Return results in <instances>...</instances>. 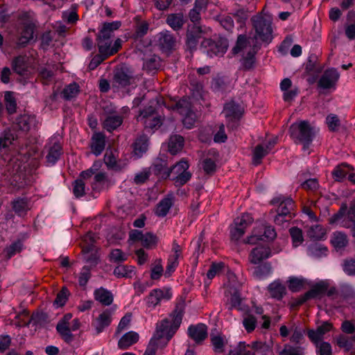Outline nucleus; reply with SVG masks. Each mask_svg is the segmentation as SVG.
<instances>
[{
    "label": "nucleus",
    "instance_id": "obj_1",
    "mask_svg": "<svg viewBox=\"0 0 355 355\" xmlns=\"http://www.w3.org/2000/svg\"><path fill=\"white\" fill-rule=\"evenodd\" d=\"M316 129L307 121H300L293 123L290 127L291 137L304 144V150L309 148L316 133Z\"/></svg>",
    "mask_w": 355,
    "mask_h": 355
},
{
    "label": "nucleus",
    "instance_id": "obj_2",
    "mask_svg": "<svg viewBox=\"0 0 355 355\" xmlns=\"http://www.w3.org/2000/svg\"><path fill=\"white\" fill-rule=\"evenodd\" d=\"M256 35L262 42L270 43L273 38L272 19L270 15H257L252 18Z\"/></svg>",
    "mask_w": 355,
    "mask_h": 355
},
{
    "label": "nucleus",
    "instance_id": "obj_3",
    "mask_svg": "<svg viewBox=\"0 0 355 355\" xmlns=\"http://www.w3.org/2000/svg\"><path fill=\"white\" fill-rule=\"evenodd\" d=\"M182 319V314L180 312L175 313L173 317V321L164 319L157 324L155 336L157 338H166V343L173 337Z\"/></svg>",
    "mask_w": 355,
    "mask_h": 355
},
{
    "label": "nucleus",
    "instance_id": "obj_4",
    "mask_svg": "<svg viewBox=\"0 0 355 355\" xmlns=\"http://www.w3.org/2000/svg\"><path fill=\"white\" fill-rule=\"evenodd\" d=\"M259 50L258 46H234L232 53L241 56L240 62L242 69L250 70L254 67L256 62L255 55Z\"/></svg>",
    "mask_w": 355,
    "mask_h": 355
},
{
    "label": "nucleus",
    "instance_id": "obj_5",
    "mask_svg": "<svg viewBox=\"0 0 355 355\" xmlns=\"http://www.w3.org/2000/svg\"><path fill=\"white\" fill-rule=\"evenodd\" d=\"M187 161L183 159L170 168V176L176 186H182L191 179V173Z\"/></svg>",
    "mask_w": 355,
    "mask_h": 355
},
{
    "label": "nucleus",
    "instance_id": "obj_6",
    "mask_svg": "<svg viewBox=\"0 0 355 355\" xmlns=\"http://www.w3.org/2000/svg\"><path fill=\"white\" fill-rule=\"evenodd\" d=\"M173 109L176 110L180 114L184 116L182 123L185 128L187 129L193 128L196 120V116L191 109L189 98L184 97L175 103Z\"/></svg>",
    "mask_w": 355,
    "mask_h": 355
},
{
    "label": "nucleus",
    "instance_id": "obj_7",
    "mask_svg": "<svg viewBox=\"0 0 355 355\" xmlns=\"http://www.w3.org/2000/svg\"><path fill=\"white\" fill-rule=\"evenodd\" d=\"M137 119L144 124L146 129L153 130L159 127L162 123L161 117L152 105L141 111Z\"/></svg>",
    "mask_w": 355,
    "mask_h": 355
},
{
    "label": "nucleus",
    "instance_id": "obj_8",
    "mask_svg": "<svg viewBox=\"0 0 355 355\" xmlns=\"http://www.w3.org/2000/svg\"><path fill=\"white\" fill-rule=\"evenodd\" d=\"M150 46H140L135 53L144 61L143 68L148 71H152L159 67V58L152 54Z\"/></svg>",
    "mask_w": 355,
    "mask_h": 355
},
{
    "label": "nucleus",
    "instance_id": "obj_9",
    "mask_svg": "<svg viewBox=\"0 0 355 355\" xmlns=\"http://www.w3.org/2000/svg\"><path fill=\"white\" fill-rule=\"evenodd\" d=\"M94 243V239L93 234L91 232L87 233L83 238L82 251L87 262L92 264H96L98 256Z\"/></svg>",
    "mask_w": 355,
    "mask_h": 355
},
{
    "label": "nucleus",
    "instance_id": "obj_10",
    "mask_svg": "<svg viewBox=\"0 0 355 355\" xmlns=\"http://www.w3.org/2000/svg\"><path fill=\"white\" fill-rule=\"evenodd\" d=\"M340 76L337 69L334 67L327 69L318 80V87L324 89H335Z\"/></svg>",
    "mask_w": 355,
    "mask_h": 355
},
{
    "label": "nucleus",
    "instance_id": "obj_11",
    "mask_svg": "<svg viewBox=\"0 0 355 355\" xmlns=\"http://www.w3.org/2000/svg\"><path fill=\"white\" fill-rule=\"evenodd\" d=\"M172 297L171 289L163 288L153 289L146 299L148 307L154 309L162 301H167Z\"/></svg>",
    "mask_w": 355,
    "mask_h": 355
},
{
    "label": "nucleus",
    "instance_id": "obj_12",
    "mask_svg": "<svg viewBox=\"0 0 355 355\" xmlns=\"http://www.w3.org/2000/svg\"><path fill=\"white\" fill-rule=\"evenodd\" d=\"M48 153L46 156L48 165H53L61 155L60 138L59 136L52 137L47 144Z\"/></svg>",
    "mask_w": 355,
    "mask_h": 355
},
{
    "label": "nucleus",
    "instance_id": "obj_13",
    "mask_svg": "<svg viewBox=\"0 0 355 355\" xmlns=\"http://www.w3.org/2000/svg\"><path fill=\"white\" fill-rule=\"evenodd\" d=\"M280 250L272 252L270 248L266 245H259L254 248L250 254V261L252 263L257 264L270 257L272 254L278 253Z\"/></svg>",
    "mask_w": 355,
    "mask_h": 355
},
{
    "label": "nucleus",
    "instance_id": "obj_14",
    "mask_svg": "<svg viewBox=\"0 0 355 355\" xmlns=\"http://www.w3.org/2000/svg\"><path fill=\"white\" fill-rule=\"evenodd\" d=\"M182 254V249L180 246L176 243H173L172 253L169 256L167 261V266L166 267V270L164 272V275L166 277H169L172 273L175 270L176 268L178 266V259L181 257Z\"/></svg>",
    "mask_w": 355,
    "mask_h": 355
},
{
    "label": "nucleus",
    "instance_id": "obj_15",
    "mask_svg": "<svg viewBox=\"0 0 355 355\" xmlns=\"http://www.w3.org/2000/svg\"><path fill=\"white\" fill-rule=\"evenodd\" d=\"M310 286H311V288L304 294L303 302L309 299L320 298L327 291L329 284L327 281L321 280L313 285L310 284Z\"/></svg>",
    "mask_w": 355,
    "mask_h": 355
},
{
    "label": "nucleus",
    "instance_id": "obj_16",
    "mask_svg": "<svg viewBox=\"0 0 355 355\" xmlns=\"http://www.w3.org/2000/svg\"><path fill=\"white\" fill-rule=\"evenodd\" d=\"M331 329V324L324 322L321 325L318 326L315 330H309L308 331V337L314 344L323 342L322 340L323 339L324 335Z\"/></svg>",
    "mask_w": 355,
    "mask_h": 355
},
{
    "label": "nucleus",
    "instance_id": "obj_17",
    "mask_svg": "<svg viewBox=\"0 0 355 355\" xmlns=\"http://www.w3.org/2000/svg\"><path fill=\"white\" fill-rule=\"evenodd\" d=\"M113 312L112 309H105L96 319L94 325L97 334L102 332L105 327L110 324Z\"/></svg>",
    "mask_w": 355,
    "mask_h": 355
},
{
    "label": "nucleus",
    "instance_id": "obj_18",
    "mask_svg": "<svg viewBox=\"0 0 355 355\" xmlns=\"http://www.w3.org/2000/svg\"><path fill=\"white\" fill-rule=\"evenodd\" d=\"M188 334L196 343H199L207 336V328L204 324L191 325L188 328Z\"/></svg>",
    "mask_w": 355,
    "mask_h": 355
},
{
    "label": "nucleus",
    "instance_id": "obj_19",
    "mask_svg": "<svg viewBox=\"0 0 355 355\" xmlns=\"http://www.w3.org/2000/svg\"><path fill=\"white\" fill-rule=\"evenodd\" d=\"M272 202L274 205L279 204L277 213L282 215H288L294 207V203L291 198H284L282 196L274 198Z\"/></svg>",
    "mask_w": 355,
    "mask_h": 355
},
{
    "label": "nucleus",
    "instance_id": "obj_20",
    "mask_svg": "<svg viewBox=\"0 0 355 355\" xmlns=\"http://www.w3.org/2000/svg\"><path fill=\"white\" fill-rule=\"evenodd\" d=\"M225 296L227 298L229 309H240L241 299L238 290L230 286H227L225 291Z\"/></svg>",
    "mask_w": 355,
    "mask_h": 355
},
{
    "label": "nucleus",
    "instance_id": "obj_21",
    "mask_svg": "<svg viewBox=\"0 0 355 355\" xmlns=\"http://www.w3.org/2000/svg\"><path fill=\"white\" fill-rule=\"evenodd\" d=\"M105 147V137L103 133L96 132L93 135L91 142L92 153L96 156L100 155Z\"/></svg>",
    "mask_w": 355,
    "mask_h": 355
},
{
    "label": "nucleus",
    "instance_id": "obj_22",
    "mask_svg": "<svg viewBox=\"0 0 355 355\" xmlns=\"http://www.w3.org/2000/svg\"><path fill=\"white\" fill-rule=\"evenodd\" d=\"M34 42V24L28 21L27 24H24L20 32L17 44H26Z\"/></svg>",
    "mask_w": 355,
    "mask_h": 355
},
{
    "label": "nucleus",
    "instance_id": "obj_23",
    "mask_svg": "<svg viewBox=\"0 0 355 355\" xmlns=\"http://www.w3.org/2000/svg\"><path fill=\"white\" fill-rule=\"evenodd\" d=\"M223 113L228 120H237L242 114V109L238 104L231 101L225 104Z\"/></svg>",
    "mask_w": 355,
    "mask_h": 355
},
{
    "label": "nucleus",
    "instance_id": "obj_24",
    "mask_svg": "<svg viewBox=\"0 0 355 355\" xmlns=\"http://www.w3.org/2000/svg\"><path fill=\"white\" fill-rule=\"evenodd\" d=\"M31 61L28 57L19 56L12 62L13 70L19 75H25L29 71Z\"/></svg>",
    "mask_w": 355,
    "mask_h": 355
},
{
    "label": "nucleus",
    "instance_id": "obj_25",
    "mask_svg": "<svg viewBox=\"0 0 355 355\" xmlns=\"http://www.w3.org/2000/svg\"><path fill=\"white\" fill-rule=\"evenodd\" d=\"M94 297L96 301L105 306L110 305L114 300L112 293L103 287L94 291Z\"/></svg>",
    "mask_w": 355,
    "mask_h": 355
},
{
    "label": "nucleus",
    "instance_id": "obj_26",
    "mask_svg": "<svg viewBox=\"0 0 355 355\" xmlns=\"http://www.w3.org/2000/svg\"><path fill=\"white\" fill-rule=\"evenodd\" d=\"M187 43L188 44H193L195 43H200V44H211L208 40H205L202 36V33L197 26H193L187 31Z\"/></svg>",
    "mask_w": 355,
    "mask_h": 355
},
{
    "label": "nucleus",
    "instance_id": "obj_27",
    "mask_svg": "<svg viewBox=\"0 0 355 355\" xmlns=\"http://www.w3.org/2000/svg\"><path fill=\"white\" fill-rule=\"evenodd\" d=\"M200 51L211 58L221 57L227 52V46H200Z\"/></svg>",
    "mask_w": 355,
    "mask_h": 355
},
{
    "label": "nucleus",
    "instance_id": "obj_28",
    "mask_svg": "<svg viewBox=\"0 0 355 355\" xmlns=\"http://www.w3.org/2000/svg\"><path fill=\"white\" fill-rule=\"evenodd\" d=\"M37 120L35 116L24 114L17 119V125L23 131H28L36 126Z\"/></svg>",
    "mask_w": 355,
    "mask_h": 355
},
{
    "label": "nucleus",
    "instance_id": "obj_29",
    "mask_svg": "<svg viewBox=\"0 0 355 355\" xmlns=\"http://www.w3.org/2000/svg\"><path fill=\"white\" fill-rule=\"evenodd\" d=\"M263 236L268 239H273L276 237V232L275 229L271 226H267L263 228V234L258 235L257 234H253L247 238L246 243L250 244H254L259 240H262Z\"/></svg>",
    "mask_w": 355,
    "mask_h": 355
},
{
    "label": "nucleus",
    "instance_id": "obj_30",
    "mask_svg": "<svg viewBox=\"0 0 355 355\" xmlns=\"http://www.w3.org/2000/svg\"><path fill=\"white\" fill-rule=\"evenodd\" d=\"M272 269L270 263H265L263 264L254 267L252 275L254 278L259 280L264 279L272 273Z\"/></svg>",
    "mask_w": 355,
    "mask_h": 355
},
{
    "label": "nucleus",
    "instance_id": "obj_31",
    "mask_svg": "<svg viewBox=\"0 0 355 355\" xmlns=\"http://www.w3.org/2000/svg\"><path fill=\"white\" fill-rule=\"evenodd\" d=\"M307 286H310L309 281L302 277H291L288 280V288L293 292H297Z\"/></svg>",
    "mask_w": 355,
    "mask_h": 355
},
{
    "label": "nucleus",
    "instance_id": "obj_32",
    "mask_svg": "<svg viewBox=\"0 0 355 355\" xmlns=\"http://www.w3.org/2000/svg\"><path fill=\"white\" fill-rule=\"evenodd\" d=\"M122 121L123 119L121 116L115 114H110L104 119L103 127L107 131L112 132L119 127L121 125Z\"/></svg>",
    "mask_w": 355,
    "mask_h": 355
},
{
    "label": "nucleus",
    "instance_id": "obj_33",
    "mask_svg": "<svg viewBox=\"0 0 355 355\" xmlns=\"http://www.w3.org/2000/svg\"><path fill=\"white\" fill-rule=\"evenodd\" d=\"M133 80L132 74L128 71L126 68H121L117 71L114 75V80L116 83L121 87H125L131 84Z\"/></svg>",
    "mask_w": 355,
    "mask_h": 355
},
{
    "label": "nucleus",
    "instance_id": "obj_34",
    "mask_svg": "<svg viewBox=\"0 0 355 355\" xmlns=\"http://www.w3.org/2000/svg\"><path fill=\"white\" fill-rule=\"evenodd\" d=\"M331 243L337 251L340 250L348 244L347 236L341 232H336L331 237Z\"/></svg>",
    "mask_w": 355,
    "mask_h": 355
},
{
    "label": "nucleus",
    "instance_id": "obj_35",
    "mask_svg": "<svg viewBox=\"0 0 355 355\" xmlns=\"http://www.w3.org/2000/svg\"><path fill=\"white\" fill-rule=\"evenodd\" d=\"M12 209L18 216H24L30 209L29 201L26 198H17L12 202Z\"/></svg>",
    "mask_w": 355,
    "mask_h": 355
},
{
    "label": "nucleus",
    "instance_id": "obj_36",
    "mask_svg": "<svg viewBox=\"0 0 355 355\" xmlns=\"http://www.w3.org/2000/svg\"><path fill=\"white\" fill-rule=\"evenodd\" d=\"M139 339V335L135 331H129L124 334L119 340L118 346L120 349H125L134 343H137Z\"/></svg>",
    "mask_w": 355,
    "mask_h": 355
},
{
    "label": "nucleus",
    "instance_id": "obj_37",
    "mask_svg": "<svg viewBox=\"0 0 355 355\" xmlns=\"http://www.w3.org/2000/svg\"><path fill=\"white\" fill-rule=\"evenodd\" d=\"M121 24L119 21L104 23L99 32V36L103 39H108L111 37L114 31L117 30Z\"/></svg>",
    "mask_w": 355,
    "mask_h": 355
},
{
    "label": "nucleus",
    "instance_id": "obj_38",
    "mask_svg": "<svg viewBox=\"0 0 355 355\" xmlns=\"http://www.w3.org/2000/svg\"><path fill=\"white\" fill-rule=\"evenodd\" d=\"M268 291L272 297L280 300L286 294V287L279 281H275L268 286Z\"/></svg>",
    "mask_w": 355,
    "mask_h": 355
},
{
    "label": "nucleus",
    "instance_id": "obj_39",
    "mask_svg": "<svg viewBox=\"0 0 355 355\" xmlns=\"http://www.w3.org/2000/svg\"><path fill=\"white\" fill-rule=\"evenodd\" d=\"M148 146V139L147 136L142 135L139 136L134 144V153L138 157L141 156L146 152Z\"/></svg>",
    "mask_w": 355,
    "mask_h": 355
},
{
    "label": "nucleus",
    "instance_id": "obj_40",
    "mask_svg": "<svg viewBox=\"0 0 355 355\" xmlns=\"http://www.w3.org/2000/svg\"><path fill=\"white\" fill-rule=\"evenodd\" d=\"M117 277L132 278L135 275V267L127 265H119L113 272Z\"/></svg>",
    "mask_w": 355,
    "mask_h": 355
},
{
    "label": "nucleus",
    "instance_id": "obj_41",
    "mask_svg": "<svg viewBox=\"0 0 355 355\" xmlns=\"http://www.w3.org/2000/svg\"><path fill=\"white\" fill-rule=\"evenodd\" d=\"M184 146V139L180 135L171 137L168 142V150L172 155H175L182 150Z\"/></svg>",
    "mask_w": 355,
    "mask_h": 355
},
{
    "label": "nucleus",
    "instance_id": "obj_42",
    "mask_svg": "<svg viewBox=\"0 0 355 355\" xmlns=\"http://www.w3.org/2000/svg\"><path fill=\"white\" fill-rule=\"evenodd\" d=\"M173 205V198L172 197L168 196L164 198L157 205L155 210V214L158 216L164 217L165 216L169 209L171 208Z\"/></svg>",
    "mask_w": 355,
    "mask_h": 355
},
{
    "label": "nucleus",
    "instance_id": "obj_43",
    "mask_svg": "<svg viewBox=\"0 0 355 355\" xmlns=\"http://www.w3.org/2000/svg\"><path fill=\"white\" fill-rule=\"evenodd\" d=\"M270 152L269 146L263 144L258 145L253 151V163L258 165L261 163V159Z\"/></svg>",
    "mask_w": 355,
    "mask_h": 355
},
{
    "label": "nucleus",
    "instance_id": "obj_44",
    "mask_svg": "<svg viewBox=\"0 0 355 355\" xmlns=\"http://www.w3.org/2000/svg\"><path fill=\"white\" fill-rule=\"evenodd\" d=\"M307 235L313 241L322 240L326 236V231L321 225H315L309 229Z\"/></svg>",
    "mask_w": 355,
    "mask_h": 355
},
{
    "label": "nucleus",
    "instance_id": "obj_45",
    "mask_svg": "<svg viewBox=\"0 0 355 355\" xmlns=\"http://www.w3.org/2000/svg\"><path fill=\"white\" fill-rule=\"evenodd\" d=\"M155 172L162 176L163 178L170 177V168L167 167V163L164 159H157L153 165Z\"/></svg>",
    "mask_w": 355,
    "mask_h": 355
},
{
    "label": "nucleus",
    "instance_id": "obj_46",
    "mask_svg": "<svg viewBox=\"0 0 355 355\" xmlns=\"http://www.w3.org/2000/svg\"><path fill=\"white\" fill-rule=\"evenodd\" d=\"M166 22L173 30L178 31L184 24L183 15L181 13L171 14L167 17Z\"/></svg>",
    "mask_w": 355,
    "mask_h": 355
},
{
    "label": "nucleus",
    "instance_id": "obj_47",
    "mask_svg": "<svg viewBox=\"0 0 355 355\" xmlns=\"http://www.w3.org/2000/svg\"><path fill=\"white\" fill-rule=\"evenodd\" d=\"M56 330L66 342L70 343L72 341L73 335L71 333V328L69 327V324L58 322L56 326Z\"/></svg>",
    "mask_w": 355,
    "mask_h": 355
},
{
    "label": "nucleus",
    "instance_id": "obj_48",
    "mask_svg": "<svg viewBox=\"0 0 355 355\" xmlns=\"http://www.w3.org/2000/svg\"><path fill=\"white\" fill-rule=\"evenodd\" d=\"M350 171L349 166L347 164H341L338 166L333 171L332 174L334 178L337 181H341L347 176Z\"/></svg>",
    "mask_w": 355,
    "mask_h": 355
},
{
    "label": "nucleus",
    "instance_id": "obj_49",
    "mask_svg": "<svg viewBox=\"0 0 355 355\" xmlns=\"http://www.w3.org/2000/svg\"><path fill=\"white\" fill-rule=\"evenodd\" d=\"M4 99L7 111L10 114L15 112L17 109V103L16 99L14 96V93L12 92H6L4 94Z\"/></svg>",
    "mask_w": 355,
    "mask_h": 355
},
{
    "label": "nucleus",
    "instance_id": "obj_50",
    "mask_svg": "<svg viewBox=\"0 0 355 355\" xmlns=\"http://www.w3.org/2000/svg\"><path fill=\"white\" fill-rule=\"evenodd\" d=\"M98 53L103 60L107 57L116 53L120 49L121 46H98Z\"/></svg>",
    "mask_w": 355,
    "mask_h": 355
},
{
    "label": "nucleus",
    "instance_id": "obj_51",
    "mask_svg": "<svg viewBox=\"0 0 355 355\" xmlns=\"http://www.w3.org/2000/svg\"><path fill=\"white\" fill-rule=\"evenodd\" d=\"M243 325L248 332H251L257 326V318L251 313H246L243 318Z\"/></svg>",
    "mask_w": 355,
    "mask_h": 355
},
{
    "label": "nucleus",
    "instance_id": "obj_52",
    "mask_svg": "<svg viewBox=\"0 0 355 355\" xmlns=\"http://www.w3.org/2000/svg\"><path fill=\"white\" fill-rule=\"evenodd\" d=\"M289 232L293 246L296 248L300 245L304 241L302 231L298 227H292Z\"/></svg>",
    "mask_w": 355,
    "mask_h": 355
},
{
    "label": "nucleus",
    "instance_id": "obj_53",
    "mask_svg": "<svg viewBox=\"0 0 355 355\" xmlns=\"http://www.w3.org/2000/svg\"><path fill=\"white\" fill-rule=\"evenodd\" d=\"M15 139L10 130H6L0 135V150L9 146Z\"/></svg>",
    "mask_w": 355,
    "mask_h": 355
},
{
    "label": "nucleus",
    "instance_id": "obj_54",
    "mask_svg": "<svg viewBox=\"0 0 355 355\" xmlns=\"http://www.w3.org/2000/svg\"><path fill=\"white\" fill-rule=\"evenodd\" d=\"M317 355H332L331 345L327 342L315 343Z\"/></svg>",
    "mask_w": 355,
    "mask_h": 355
},
{
    "label": "nucleus",
    "instance_id": "obj_55",
    "mask_svg": "<svg viewBox=\"0 0 355 355\" xmlns=\"http://www.w3.org/2000/svg\"><path fill=\"white\" fill-rule=\"evenodd\" d=\"M164 272V269L160 259L155 261L151 268L150 278L153 280L159 279Z\"/></svg>",
    "mask_w": 355,
    "mask_h": 355
},
{
    "label": "nucleus",
    "instance_id": "obj_56",
    "mask_svg": "<svg viewBox=\"0 0 355 355\" xmlns=\"http://www.w3.org/2000/svg\"><path fill=\"white\" fill-rule=\"evenodd\" d=\"M279 355H304V349L301 347H293L289 345H285L284 349Z\"/></svg>",
    "mask_w": 355,
    "mask_h": 355
},
{
    "label": "nucleus",
    "instance_id": "obj_57",
    "mask_svg": "<svg viewBox=\"0 0 355 355\" xmlns=\"http://www.w3.org/2000/svg\"><path fill=\"white\" fill-rule=\"evenodd\" d=\"M79 92V86L73 83L69 84L63 91V96L66 99H71L75 97Z\"/></svg>",
    "mask_w": 355,
    "mask_h": 355
},
{
    "label": "nucleus",
    "instance_id": "obj_58",
    "mask_svg": "<svg viewBox=\"0 0 355 355\" xmlns=\"http://www.w3.org/2000/svg\"><path fill=\"white\" fill-rule=\"evenodd\" d=\"M252 221L253 218L249 214H243L241 217H238L234 220L236 225L243 227L244 230L252 224Z\"/></svg>",
    "mask_w": 355,
    "mask_h": 355
},
{
    "label": "nucleus",
    "instance_id": "obj_59",
    "mask_svg": "<svg viewBox=\"0 0 355 355\" xmlns=\"http://www.w3.org/2000/svg\"><path fill=\"white\" fill-rule=\"evenodd\" d=\"M324 68L323 64L318 63V58L315 55H310L309 57V62L306 64V69L309 71L315 70L317 72H320Z\"/></svg>",
    "mask_w": 355,
    "mask_h": 355
},
{
    "label": "nucleus",
    "instance_id": "obj_60",
    "mask_svg": "<svg viewBox=\"0 0 355 355\" xmlns=\"http://www.w3.org/2000/svg\"><path fill=\"white\" fill-rule=\"evenodd\" d=\"M69 291L66 288H63L57 295L54 301V306L61 307L64 306L68 299Z\"/></svg>",
    "mask_w": 355,
    "mask_h": 355
},
{
    "label": "nucleus",
    "instance_id": "obj_61",
    "mask_svg": "<svg viewBox=\"0 0 355 355\" xmlns=\"http://www.w3.org/2000/svg\"><path fill=\"white\" fill-rule=\"evenodd\" d=\"M22 247H23V245L20 241H17L12 243L10 245H9L5 250L6 256L8 258L12 257L15 254L19 252L22 250Z\"/></svg>",
    "mask_w": 355,
    "mask_h": 355
},
{
    "label": "nucleus",
    "instance_id": "obj_62",
    "mask_svg": "<svg viewBox=\"0 0 355 355\" xmlns=\"http://www.w3.org/2000/svg\"><path fill=\"white\" fill-rule=\"evenodd\" d=\"M354 342H355V334L351 338L341 336L337 340V343L339 347H344L347 350L352 348Z\"/></svg>",
    "mask_w": 355,
    "mask_h": 355
},
{
    "label": "nucleus",
    "instance_id": "obj_63",
    "mask_svg": "<svg viewBox=\"0 0 355 355\" xmlns=\"http://www.w3.org/2000/svg\"><path fill=\"white\" fill-rule=\"evenodd\" d=\"M73 194L76 198L82 197L85 193V182L82 179L76 180L73 184Z\"/></svg>",
    "mask_w": 355,
    "mask_h": 355
},
{
    "label": "nucleus",
    "instance_id": "obj_64",
    "mask_svg": "<svg viewBox=\"0 0 355 355\" xmlns=\"http://www.w3.org/2000/svg\"><path fill=\"white\" fill-rule=\"evenodd\" d=\"M159 44H173L175 40L169 31H165L159 34Z\"/></svg>",
    "mask_w": 355,
    "mask_h": 355
}]
</instances>
